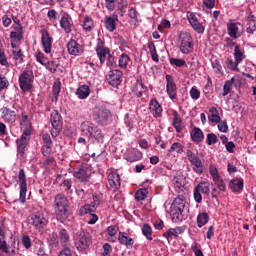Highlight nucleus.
Instances as JSON below:
<instances>
[{"mask_svg":"<svg viewBox=\"0 0 256 256\" xmlns=\"http://www.w3.org/2000/svg\"><path fill=\"white\" fill-rule=\"evenodd\" d=\"M117 21H119V17L117 15H113V17H108L105 20V27L107 31L113 33L115 29H117Z\"/></svg>","mask_w":256,"mask_h":256,"instance_id":"obj_26","label":"nucleus"},{"mask_svg":"<svg viewBox=\"0 0 256 256\" xmlns=\"http://www.w3.org/2000/svg\"><path fill=\"white\" fill-rule=\"evenodd\" d=\"M234 58L237 61V63H241V61L245 59V54L241 52L239 45H236V47L234 48Z\"/></svg>","mask_w":256,"mask_h":256,"instance_id":"obj_45","label":"nucleus"},{"mask_svg":"<svg viewBox=\"0 0 256 256\" xmlns=\"http://www.w3.org/2000/svg\"><path fill=\"white\" fill-rule=\"evenodd\" d=\"M18 179L20 181V203H25L27 197V177L25 176V170L20 169L18 174Z\"/></svg>","mask_w":256,"mask_h":256,"instance_id":"obj_12","label":"nucleus"},{"mask_svg":"<svg viewBox=\"0 0 256 256\" xmlns=\"http://www.w3.org/2000/svg\"><path fill=\"white\" fill-rule=\"evenodd\" d=\"M42 140H43L44 145H53L51 136L48 133L42 135Z\"/></svg>","mask_w":256,"mask_h":256,"instance_id":"obj_62","label":"nucleus"},{"mask_svg":"<svg viewBox=\"0 0 256 256\" xmlns=\"http://www.w3.org/2000/svg\"><path fill=\"white\" fill-rule=\"evenodd\" d=\"M67 51L69 55H74V57H79V55H83L85 48L83 45L78 44L77 40L70 39L67 43Z\"/></svg>","mask_w":256,"mask_h":256,"instance_id":"obj_13","label":"nucleus"},{"mask_svg":"<svg viewBox=\"0 0 256 256\" xmlns=\"http://www.w3.org/2000/svg\"><path fill=\"white\" fill-rule=\"evenodd\" d=\"M218 129L221 133H227L229 131V126L227 125V122L220 120V122H218Z\"/></svg>","mask_w":256,"mask_h":256,"instance_id":"obj_58","label":"nucleus"},{"mask_svg":"<svg viewBox=\"0 0 256 256\" xmlns=\"http://www.w3.org/2000/svg\"><path fill=\"white\" fill-rule=\"evenodd\" d=\"M28 223L29 225H33L34 229H38L41 231V229H45V226L49 223V220H47V216L45 215V212L38 211L35 213H32L28 217Z\"/></svg>","mask_w":256,"mask_h":256,"instance_id":"obj_5","label":"nucleus"},{"mask_svg":"<svg viewBox=\"0 0 256 256\" xmlns=\"http://www.w3.org/2000/svg\"><path fill=\"white\" fill-rule=\"evenodd\" d=\"M91 245V234L88 232H80L76 239V248L78 251H86Z\"/></svg>","mask_w":256,"mask_h":256,"instance_id":"obj_10","label":"nucleus"},{"mask_svg":"<svg viewBox=\"0 0 256 256\" xmlns=\"http://www.w3.org/2000/svg\"><path fill=\"white\" fill-rule=\"evenodd\" d=\"M81 132L83 135L88 137L92 143H103L105 141V134L99 126L95 125L93 122L84 121L80 125Z\"/></svg>","mask_w":256,"mask_h":256,"instance_id":"obj_1","label":"nucleus"},{"mask_svg":"<svg viewBox=\"0 0 256 256\" xmlns=\"http://www.w3.org/2000/svg\"><path fill=\"white\" fill-rule=\"evenodd\" d=\"M172 125L176 129L177 133H181V131H183V129H184L183 120L181 118L173 119Z\"/></svg>","mask_w":256,"mask_h":256,"instance_id":"obj_47","label":"nucleus"},{"mask_svg":"<svg viewBox=\"0 0 256 256\" xmlns=\"http://www.w3.org/2000/svg\"><path fill=\"white\" fill-rule=\"evenodd\" d=\"M229 187L234 193H241L243 191V179L236 178L231 180Z\"/></svg>","mask_w":256,"mask_h":256,"instance_id":"obj_27","label":"nucleus"},{"mask_svg":"<svg viewBox=\"0 0 256 256\" xmlns=\"http://www.w3.org/2000/svg\"><path fill=\"white\" fill-rule=\"evenodd\" d=\"M247 21V33L253 34L255 33L256 30V20H255V16L254 15H250L247 17L246 19Z\"/></svg>","mask_w":256,"mask_h":256,"instance_id":"obj_31","label":"nucleus"},{"mask_svg":"<svg viewBox=\"0 0 256 256\" xmlns=\"http://www.w3.org/2000/svg\"><path fill=\"white\" fill-rule=\"evenodd\" d=\"M179 228H170L168 231H166L163 234V237H165L166 239H171V237H177Z\"/></svg>","mask_w":256,"mask_h":256,"instance_id":"obj_50","label":"nucleus"},{"mask_svg":"<svg viewBox=\"0 0 256 256\" xmlns=\"http://www.w3.org/2000/svg\"><path fill=\"white\" fill-rule=\"evenodd\" d=\"M73 176L75 179H78L80 183H85V181H89V177H91V169L87 166H80L74 171Z\"/></svg>","mask_w":256,"mask_h":256,"instance_id":"obj_14","label":"nucleus"},{"mask_svg":"<svg viewBox=\"0 0 256 256\" xmlns=\"http://www.w3.org/2000/svg\"><path fill=\"white\" fill-rule=\"evenodd\" d=\"M10 39L11 41H21V39H23V34H21V32L12 31L10 33Z\"/></svg>","mask_w":256,"mask_h":256,"instance_id":"obj_57","label":"nucleus"},{"mask_svg":"<svg viewBox=\"0 0 256 256\" xmlns=\"http://www.w3.org/2000/svg\"><path fill=\"white\" fill-rule=\"evenodd\" d=\"M83 27L85 31H91L93 29V20L91 19V17L87 16L84 19Z\"/></svg>","mask_w":256,"mask_h":256,"instance_id":"obj_52","label":"nucleus"},{"mask_svg":"<svg viewBox=\"0 0 256 256\" xmlns=\"http://www.w3.org/2000/svg\"><path fill=\"white\" fill-rule=\"evenodd\" d=\"M9 87V80H7L6 77L0 74V91H3V89H7Z\"/></svg>","mask_w":256,"mask_h":256,"instance_id":"obj_55","label":"nucleus"},{"mask_svg":"<svg viewBox=\"0 0 256 256\" xmlns=\"http://www.w3.org/2000/svg\"><path fill=\"white\" fill-rule=\"evenodd\" d=\"M0 113H2V119H4L5 123H15V121H17V114L15 111L10 110L7 107L1 108Z\"/></svg>","mask_w":256,"mask_h":256,"instance_id":"obj_19","label":"nucleus"},{"mask_svg":"<svg viewBox=\"0 0 256 256\" xmlns=\"http://www.w3.org/2000/svg\"><path fill=\"white\" fill-rule=\"evenodd\" d=\"M69 207V201L63 194H57L54 199V209L56 218L60 223H65L69 217L67 208Z\"/></svg>","mask_w":256,"mask_h":256,"instance_id":"obj_2","label":"nucleus"},{"mask_svg":"<svg viewBox=\"0 0 256 256\" xmlns=\"http://www.w3.org/2000/svg\"><path fill=\"white\" fill-rule=\"evenodd\" d=\"M190 96L192 99H199V97H201V92L195 88V87H192L191 90H190Z\"/></svg>","mask_w":256,"mask_h":256,"instance_id":"obj_60","label":"nucleus"},{"mask_svg":"<svg viewBox=\"0 0 256 256\" xmlns=\"http://www.w3.org/2000/svg\"><path fill=\"white\" fill-rule=\"evenodd\" d=\"M135 199L136 201H145L147 199V189L138 190L135 193Z\"/></svg>","mask_w":256,"mask_h":256,"instance_id":"obj_51","label":"nucleus"},{"mask_svg":"<svg viewBox=\"0 0 256 256\" xmlns=\"http://www.w3.org/2000/svg\"><path fill=\"white\" fill-rule=\"evenodd\" d=\"M60 25L66 33H71V23L69 21V17L63 16L60 20Z\"/></svg>","mask_w":256,"mask_h":256,"instance_id":"obj_40","label":"nucleus"},{"mask_svg":"<svg viewBox=\"0 0 256 256\" xmlns=\"http://www.w3.org/2000/svg\"><path fill=\"white\" fill-rule=\"evenodd\" d=\"M106 80L111 87H119L123 81V72L119 69L110 70L106 75Z\"/></svg>","mask_w":256,"mask_h":256,"instance_id":"obj_11","label":"nucleus"},{"mask_svg":"<svg viewBox=\"0 0 256 256\" xmlns=\"http://www.w3.org/2000/svg\"><path fill=\"white\" fill-rule=\"evenodd\" d=\"M207 223H209V214H207V212H202V213L198 214L197 226L201 228V227L207 225Z\"/></svg>","mask_w":256,"mask_h":256,"instance_id":"obj_32","label":"nucleus"},{"mask_svg":"<svg viewBox=\"0 0 256 256\" xmlns=\"http://www.w3.org/2000/svg\"><path fill=\"white\" fill-rule=\"evenodd\" d=\"M170 64L175 65L176 67H183V65H185V60L177 59V58H170Z\"/></svg>","mask_w":256,"mask_h":256,"instance_id":"obj_56","label":"nucleus"},{"mask_svg":"<svg viewBox=\"0 0 256 256\" xmlns=\"http://www.w3.org/2000/svg\"><path fill=\"white\" fill-rule=\"evenodd\" d=\"M96 53L98 55L101 65L105 63V59H107V55L111 53L109 51V48L105 47V42L101 40V38L97 39Z\"/></svg>","mask_w":256,"mask_h":256,"instance_id":"obj_15","label":"nucleus"},{"mask_svg":"<svg viewBox=\"0 0 256 256\" xmlns=\"http://www.w3.org/2000/svg\"><path fill=\"white\" fill-rule=\"evenodd\" d=\"M143 236L148 239V241H153V229L149 224H144L142 227Z\"/></svg>","mask_w":256,"mask_h":256,"instance_id":"obj_36","label":"nucleus"},{"mask_svg":"<svg viewBox=\"0 0 256 256\" xmlns=\"http://www.w3.org/2000/svg\"><path fill=\"white\" fill-rule=\"evenodd\" d=\"M42 47L44 48L45 53H51V47L53 45V38L49 36V32L47 30H42Z\"/></svg>","mask_w":256,"mask_h":256,"instance_id":"obj_18","label":"nucleus"},{"mask_svg":"<svg viewBox=\"0 0 256 256\" xmlns=\"http://www.w3.org/2000/svg\"><path fill=\"white\" fill-rule=\"evenodd\" d=\"M50 121L52 125L51 135L52 137H58L63 129V118L61 117V114H59L57 110H54L51 113Z\"/></svg>","mask_w":256,"mask_h":256,"instance_id":"obj_8","label":"nucleus"},{"mask_svg":"<svg viewBox=\"0 0 256 256\" xmlns=\"http://www.w3.org/2000/svg\"><path fill=\"white\" fill-rule=\"evenodd\" d=\"M44 67L50 71V73H56L59 63H57V61H48L44 64Z\"/></svg>","mask_w":256,"mask_h":256,"instance_id":"obj_44","label":"nucleus"},{"mask_svg":"<svg viewBox=\"0 0 256 256\" xmlns=\"http://www.w3.org/2000/svg\"><path fill=\"white\" fill-rule=\"evenodd\" d=\"M9 252H6L10 256H19V242H13L11 246H8Z\"/></svg>","mask_w":256,"mask_h":256,"instance_id":"obj_41","label":"nucleus"},{"mask_svg":"<svg viewBox=\"0 0 256 256\" xmlns=\"http://www.w3.org/2000/svg\"><path fill=\"white\" fill-rule=\"evenodd\" d=\"M166 91L170 99H177V84H175V80H173V76L167 74L166 75Z\"/></svg>","mask_w":256,"mask_h":256,"instance_id":"obj_16","label":"nucleus"},{"mask_svg":"<svg viewBox=\"0 0 256 256\" xmlns=\"http://www.w3.org/2000/svg\"><path fill=\"white\" fill-rule=\"evenodd\" d=\"M22 244L24 245L25 249H31V238L27 235L22 237Z\"/></svg>","mask_w":256,"mask_h":256,"instance_id":"obj_59","label":"nucleus"},{"mask_svg":"<svg viewBox=\"0 0 256 256\" xmlns=\"http://www.w3.org/2000/svg\"><path fill=\"white\" fill-rule=\"evenodd\" d=\"M200 193H204L205 195H209V183L201 182L196 187Z\"/></svg>","mask_w":256,"mask_h":256,"instance_id":"obj_48","label":"nucleus"},{"mask_svg":"<svg viewBox=\"0 0 256 256\" xmlns=\"http://www.w3.org/2000/svg\"><path fill=\"white\" fill-rule=\"evenodd\" d=\"M194 199L196 203H201V201H203V196L201 195V192L196 188H194Z\"/></svg>","mask_w":256,"mask_h":256,"instance_id":"obj_63","label":"nucleus"},{"mask_svg":"<svg viewBox=\"0 0 256 256\" xmlns=\"http://www.w3.org/2000/svg\"><path fill=\"white\" fill-rule=\"evenodd\" d=\"M213 181L215 182L220 191H225V183L223 182V179H221L220 176H215Z\"/></svg>","mask_w":256,"mask_h":256,"instance_id":"obj_53","label":"nucleus"},{"mask_svg":"<svg viewBox=\"0 0 256 256\" xmlns=\"http://www.w3.org/2000/svg\"><path fill=\"white\" fill-rule=\"evenodd\" d=\"M29 137H31V130L29 128H26L20 139L16 141L17 151L21 157L25 155V149L27 148V145H29Z\"/></svg>","mask_w":256,"mask_h":256,"instance_id":"obj_9","label":"nucleus"},{"mask_svg":"<svg viewBox=\"0 0 256 256\" xmlns=\"http://www.w3.org/2000/svg\"><path fill=\"white\" fill-rule=\"evenodd\" d=\"M129 61H131V59L129 58V55L127 54H122L119 57V67H121L122 69H125L128 65H129Z\"/></svg>","mask_w":256,"mask_h":256,"instance_id":"obj_43","label":"nucleus"},{"mask_svg":"<svg viewBox=\"0 0 256 256\" xmlns=\"http://www.w3.org/2000/svg\"><path fill=\"white\" fill-rule=\"evenodd\" d=\"M208 120L210 121V123H220L221 121V116H219L218 114H211L208 116Z\"/></svg>","mask_w":256,"mask_h":256,"instance_id":"obj_61","label":"nucleus"},{"mask_svg":"<svg viewBox=\"0 0 256 256\" xmlns=\"http://www.w3.org/2000/svg\"><path fill=\"white\" fill-rule=\"evenodd\" d=\"M185 196L183 194L178 195L172 205L170 210V216L173 223H181L183 221V211L185 210Z\"/></svg>","mask_w":256,"mask_h":256,"instance_id":"obj_3","label":"nucleus"},{"mask_svg":"<svg viewBox=\"0 0 256 256\" xmlns=\"http://www.w3.org/2000/svg\"><path fill=\"white\" fill-rule=\"evenodd\" d=\"M206 143L207 145H215V143H219V138L215 133H209L207 134Z\"/></svg>","mask_w":256,"mask_h":256,"instance_id":"obj_49","label":"nucleus"},{"mask_svg":"<svg viewBox=\"0 0 256 256\" xmlns=\"http://www.w3.org/2000/svg\"><path fill=\"white\" fill-rule=\"evenodd\" d=\"M184 146L179 142H174L171 147L168 149V153H178V155H181L183 153Z\"/></svg>","mask_w":256,"mask_h":256,"instance_id":"obj_38","label":"nucleus"},{"mask_svg":"<svg viewBox=\"0 0 256 256\" xmlns=\"http://www.w3.org/2000/svg\"><path fill=\"white\" fill-rule=\"evenodd\" d=\"M187 17L191 27L194 29V31H196V33L205 32V27L199 23V20H197V16L194 13H189Z\"/></svg>","mask_w":256,"mask_h":256,"instance_id":"obj_20","label":"nucleus"},{"mask_svg":"<svg viewBox=\"0 0 256 256\" xmlns=\"http://www.w3.org/2000/svg\"><path fill=\"white\" fill-rule=\"evenodd\" d=\"M239 63H237V60L233 61V59L228 58L226 60V67L228 69H231V71H239Z\"/></svg>","mask_w":256,"mask_h":256,"instance_id":"obj_46","label":"nucleus"},{"mask_svg":"<svg viewBox=\"0 0 256 256\" xmlns=\"http://www.w3.org/2000/svg\"><path fill=\"white\" fill-rule=\"evenodd\" d=\"M90 93L91 89H89V86L82 85L77 89L76 95H78L79 99H87Z\"/></svg>","mask_w":256,"mask_h":256,"instance_id":"obj_29","label":"nucleus"},{"mask_svg":"<svg viewBox=\"0 0 256 256\" xmlns=\"http://www.w3.org/2000/svg\"><path fill=\"white\" fill-rule=\"evenodd\" d=\"M190 163L194 166L193 170L196 173H203V162H201V159L199 157L196 156L194 159L190 161Z\"/></svg>","mask_w":256,"mask_h":256,"instance_id":"obj_34","label":"nucleus"},{"mask_svg":"<svg viewBox=\"0 0 256 256\" xmlns=\"http://www.w3.org/2000/svg\"><path fill=\"white\" fill-rule=\"evenodd\" d=\"M58 239L63 247H67L70 241L69 232H67L65 228H61L59 230Z\"/></svg>","mask_w":256,"mask_h":256,"instance_id":"obj_28","label":"nucleus"},{"mask_svg":"<svg viewBox=\"0 0 256 256\" xmlns=\"http://www.w3.org/2000/svg\"><path fill=\"white\" fill-rule=\"evenodd\" d=\"M12 54H13L14 61H16L17 63L21 64L25 60V55L23 54V51L21 50V48H16L12 50Z\"/></svg>","mask_w":256,"mask_h":256,"instance_id":"obj_35","label":"nucleus"},{"mask_svg":"<svg viewBox=\"0 0 256 256\" xmlns=\"http://www.w3.org/2000/svg\"><path fill=\"white\" fill-rule=\"evenodd\" d=\"M233 81H235V78H232L230 80H227L223 86V93L222 97H227L231 93V90L233 89Z\"/></svg>","mask_w":256,"mask_h":256,"instance_id":"obj_37","label":"nucleus"},{"mask_svg":"<svg viewBox=\"0 0 256 256\" xmlns=\"http://www.w3.org/2000/svg\"><path fill=\"white\" fill-rule=\"evenodd\" d=\"M52 93L55 101H58L59 94L61 93V81H55L52 87Z\"/></svg>","mask_w":256,"mask_h":256,"instance_id":"obj_42","label":"nucleus"},{"mask_svg":"<svg viewBox=\"0 0 256 256\" xmlns=\"http://www.w3.org/2000/svg\"><path fill=\"white\" fill-rule=\"evenodd\" d=\"M134 91L136 92V97H143V93H147V91H149L147 86L143 85L141 77L137 78Z\"/></svg>","mask_w":256,"mask_h":256,"instance_id":"obj_25","label":"nucleus"},{"mask_svg":"<svg viewBox=\"0 0 256 256\" xmlns=\"http://www.w3.org/2000/svg\"><path fill=\"white\" fill-rule=\"evenodd\" d=\"M0 65L4 67H9V62L7 61V56H5V51L0 48Z\"/></svg>","mask_w":256,"mask_h":256,"instance_id":"obj_54","label":"nucleus"},{"mask_svg":"<svg viewBox=\"0 0 256 256\" xmlns=\"http://www.w3.org/2000/svg\"><path fill=\"white\" fill-rule=\"evenodd\" d=\"M172 182L177 193H183L184 191H187V187L185 186V178H183V176H175Z\"/></svg>","mask_w":256,"mask_h":256,"instance_id":"obj_22","label":"nucleus"},{"mask_svg":"<svg viewBox=\"0 0 256 256\" xmlns=\"http://www.w3.org/2000/svg\"><path fill=\"white\" fill-rule=\"evenodd\" d=\"M228 35L232 37V39H239L237 33L239 32V27L235 23H229L227 26Z\"/></svg>","mask_w":256,"mask_h":256,"instance_id":"obj_33","label":"nucleus"},{"mask_svg":"<svg viewBox=\"0 0 256 256\" xmlns=\"http://www.w3.org/2000/svg\"><path fill=\"white\" fill-rule=\"evenodd\" d=\"M180 41V51L183 55H189L193 53V37L189 32H181L178 36Z\"/></svg>","mask_w":256,"mask_h":256,"instance_id":"obj_6","label":"nucleus"},{"mask_svg":"<svg viewBox=\"0 0 256 256\" xmlns=\"http://www.w3.org/2000/svg\"><path fill=\"white\" fill-rule=\"evenodd\" d=\"M34 79L35 76L33 75V71L25 70L20 74L19 85L23 93H27V91H31V89H33Z\"/></svg>","mask_w":256,"mask_h":256,"instance_id":"obj_7","label":"nucleus"},{"mask_svg":"<svg viewBox=\"0 0 256 256\" xmlns=\"http://www.w3.org/2000/svg\"><path fill=\"white\" fill-rule=\"evenodd\" d=\"M108 183V189H114V191H116V189H119L121 187V176H119V173L110 172L108 174Z\"/></svg>","mask_w":256,"mask_h":256,"instance_id":"obj_17","label":"nucleus"},{"mask_svg":"<svg viewBox=\"0 0 256 256\" xmlns=\"http://www.w3.org/2000/svg\"><path fill=\"white\" fill-rule=\"evenodd\" d=\"M149 109L150 112L152 113L153 117H161V114L163 113V108L157 101V99H151L149 103Z\"/></svg>","mask_w":256,"mask_h":256,"instance_id":"obj_21","label":"nucleus"},{"mask_svg":"<svg viewBox=\"0 0 256 256\" xmlns=\"http://www.w3.org/2000/svg\"><path fill=\"white\" fill-rule=\"evenodd\" d=\"M118 241L120 245H125L127 249H133L135 240L129 238L125 232H119Z\"/></svg>","mask_w":256,"mask_h":256,"instance_id":"obj_23","label":"nucleus"},{"mask_svg":"<svg viewBox=\"0 0 256 256\" xmlns=\"http://www.w3.org/2000/svg\"><path fill=\"white\" fill-rule=\"evenodd\" d=\"M48 245L50 247H59V235L55 232L49 235Z\"/></svg>","mask_w":256,"mask_h":256,"instance_id":"obj_39","label":"nucleus"},{"mask_svg":"<svg viewBox=\"0 0 256 256\" xmlns=\"http://www.w3.org/2000/svg\"><path fill=\"white\" fill-rule=\"evenodd\" d=\"M191 139L196 145H199V143L203 142V139H205V134H203V130L199 127H194L190 133Z\"/></svg>","mask_w":256,"mask_h":256,"instance_id":"obj_24","label":"nucleus"},{"mask_svg":"<svg viewBox=\"0 0 256 256\" xmlns=\"http://www.w3.org/2000/svg\"><path fill=\"white\" fill-rule=\"evenodd\" d=\"M97 211L95 209V206H92L91 204L84 205L79 210L80 217H83L85 215H92V213H95Z\"/></svg>","mask_w":256,"mask_h":256,"instance_id":"obj_30","label":"nucleus"},{"mask_svg":"<svg viewBox=\"0 0 256 256\" xmlns=\"http://www.w3.org/2000/svg\"><path fill=\"white\" fill-rule=\"evenodd\" d=\"M92 119L100 127H107L113 123V112L107 108L96 107L92 113Z\"/></svg>","mask_w":256,"mask_h":256,"instance_id":"obj_4","label":"nucleus"},{"mask_svg":"<svg viewBox=\"0 0 256 256\" xmlns=\"http://www.w3.org/2000/svg\"><path fill=\"white\" fill-rule=\"evenodd\" d=\"M58 256H73V253H71V249H69V247H64L60 253L58 254Z\"/></svg>","mask_w":256,"mask_h":256,"instance_id":"obj_64","label":"nucleus"}]
</instances>
